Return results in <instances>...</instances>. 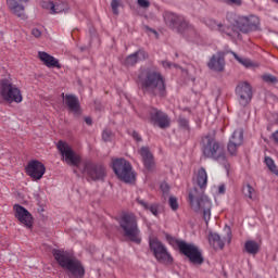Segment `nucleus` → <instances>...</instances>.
Returning <instances> with one entry per match:
<instances>
[{
  "instance_id": "f3484780",
  "label": "nucleus",
  "mask_w": 278,
  "mask_h": 278,
  "mask_svg": "<svg viewBox=\"0 0 278 278\" xmlns=\"http://www.w3.org/2000/svg\"><path fill=\"white\" fill-rule=\"evenodd\" d=\"M244 142V130L237 129L232 132L228 142V153L236 155L238 153V147H241Z\"/></svg>"
},
{
  "instance_id": "1a4fd4ad",
  "label": "nucleus",
  "mask_w": 278,
  "mask_h": 278,
  "mask_svg": "<svg viewBox=\"0 0 278 278\" xmlns=\"http://www.w3.org/2000/svg\"><path fill=\"white\" fill-rule=\"evenodd\" d=\"M149 247L157 262H161V264H173V256L168 253V249H166V245H164L160 239H150Z\"/></svg>"
},
{
  "instance_id": "4468645a",
  "label": "nucleus",
  "mask_w": 278,
  "mask_h": 278,
  "mask_svg": "<svg viewBox=\"0 0 278 278\" xmlns=\"http://www.w3.org/2000/svg\"><path fill=\"white\" fill-rule=\"evenodd\" d=\"M164 23L169 29H173V31H181L182 27H186V18L181 15H177L175 13L165 12L163 14Z\"/></svg>"
},
{
  "instance_id": "5701e85b",
  "label": "nucleus",
  "mask_w": 278,
  "mask_h": 278,
  "mask_svg": "<svg viewBox=\"0 0 278 278\" xmlns=\"http://www.w3.org/2000/svg\"><path fill=\"white\" fill-rule=\"evenodd\" d=\"M207 66L211 71L223 73V71H225V56L220 53L214 54L208 61Z\"/></svg>"
},
{
  "instance_id": "de8ad7c7",
  "label": "nucleus",
  "mask_w": 278,
  "mask_h": 278,
  "mask_svg": "<svg viewBox=\"0 0 278 278\" xmlns=\"http://www.w3.org/2000/svg\"><path fill=\"white\" fill-rule=\"evenodd\" d=\"M226 3H230L231 5H242V0H225Z\"/></svg>"
},
{
  "instance_id": "20e7f679",
  "label": "nucleus",
  "mask_w": 278,
  "mask_h": 278,
  "mask_svg": "<svg viewBox=\"0 0 278 278\" xmlns=\"http://www.w3.org/2000/svg\"><path fill=\"white\" fill-rule=\"evenodd\" d=\"M117 222L124 238H127L130 242H135V244H140L142 242L140 228L138 227V217L132 213H124Z\"/></svg>"
},
{
  "instance_id": "a18cd8bd",
  "label": "nucleus",
  "mask_w": 278,
  "mask_h": 278,
  "mask_svg": "<svg viewBox=\"0 0 278 278\" xmlns=\"http://www.w3.org/2000/svg\"><path fill=\"white\" fill-rule=\"evenodd\" d=\"M137 203L143 207V210H149V204L144 200L137 198Z\"/></svg>"
},
{
  "instance_id": "412c9836",
  "label": "nucleus",
  "mask_w": 278,
  "mask_h": 278,
  "mask_svg": "<svg viewBox=\"0 0 278 278\" xmlns=\"http://www.w3.org/2000/svg\"><path fill=\"white\" fill-rule=\"evenodd\" d=\"M143 60H149V53L144 51V49H139L132 54L126 56L125 66H136L138 62H142Z\"/></svg>"
},
{
  "instance_id": "7c9ffc66",
  "label": "nucleus",
  "mask_w": 278,
  "mask_h": 278,
  "mask_svg": "<svg viewBox=\"0 0 278 278\" xmlns=\"http://www.w3.org/2000/svg\"><path fill=\"white\" fill-rule=\"evenodd\" d=\"M242 192L244 197L248 199H251L252 201H255L256 194L255 189L251 185L243 186Z\"/></svg>"
},
{
  "instance_id": "ea45409f",
  "label": "nucleus",
  "mask_w": 278,
  "mask_h": 278,
  "mask_svg": "<svg viewBox=\"0 0 278 278\" xmlns=\"http://www.w3.org/2000/svg\"><path fill=\"white\" fill-rule=\"evenodd\" d=\"M164 68H179V65L170 63V61H163Z\"/></svg>"
},
{
  "instance_id": "4be33fe9",
  "label": "nucleus",
  "mask_w": 278,
  "mask_h": 278,
  "mask_svg": "<svg viewBox=\"0 0 278 278\" xmlns=\"http://www.w3.org/2000/svg\"><path fill=\"white\" fill-rule=\"evenodd\" d=\"M62 162L71 165V144L64 140H59L55 144Z\"/></svg>"
},
{
  "instance_id": "c03bdc74",
  "label": "nucleus",
  "mask_w": 278,
  "mask_h": 278,
  "mask_svg": "<svg viewBox=\"0 0 278 278\" xmlns=\"http://www.w3.org/2000/svg\"><path fill=\"white\" fill-rule=\"evenodd\" d=\"M167 240L169 244H177L178 249H179V242H186L184 240L175 239L173 237H167Z\"/></svg>"
},
{
  "instance_id": "473e14b6",
  "label": "nucleus",
  "mask_w": 278,
  "mask_h": 278,
  "mask_svg": "<svg viewBox=\"0 0 278 278\" xmlns=\"http://www.w3.org/2000/svg\"><path fill=\"white\" fill-rule=\"evenodd\" d=\"M265 164L267 166V168L274 173V175H278V168L277 165L275 164V161L273 159H270V156H266L265 157Z\"/></svg>"
},
{
  "instance_id": "6ab92c4d",
  "label": "nucleus",
  "mask_w": 278,
  "mask_h": 278,
  "mask_svg": "<svg viewBox=\"0 0 278 278\" xmlns=\"http://www.w3.org/2000/svg\"><path fill=\"white\" fill-rule=\"evenodd\" d=\"M138 153L142 157L144 168H147V170H155V159L149 147H141Z\"/></svg>"
},
{
  "instance_id": "9b49d317",
  "label": "nucleus",
  "mask_w": 278,
  "mask_h": 278,
  "mask_svg": "<svg viewBox=\"0 0 278 278\" xmlns=\"http://www.w3.org/2000/svg\"><path fill=\"white\" fill-rule=\"evenodd\" d=\"M148 114L152 125H157L161 129L170 127V118H168V114L164 113L162 110L150 106L148 109Z\"/></svg>"
},
{
  "instance_id": "5fc2aeb1",
  "label": "nucleus",
  "mask_w": 278,
  "mask_h": 278,
  "mask_svg": "<svg viewBox=\"0 0 278 278\" xmlns=\"http://www.w3.org/2000/svg\"><path fill=\"white\" fill-rule=\"evenodd\" d=\"M72 38L75 39V30L72 33Z\"/></svg>"
},
{
  "instance_id": "393cba45",
  "label": "nucleus",
  "mask_w": 278,
  "mask_h": 278,
  "mask_svg": "<svg viewBox=\"0 0 278 278\" xmlns=\"http://www.w3.org/2000/svg\"><path fill=\"white\" fill-rule=\"evenodd\" d=\"M179 34L191 42H197V40H199V31H197V28H194V26L188 24L187 21L186 26L180 28Z\"/></svg>"
},
{
  "instance_id": "a211bd4d",
  "label": "nucleus",
  "mask_w": 278,
  "mask_h": 278,
  "mask_svg": "<svg viewBox=\"0 0 278 278\" xmlns=\"http://www.w3.org/2000/svg\"><path fill=\"white\" fill-rule=\"evenodd\" d=\"M29 0H7V5L11 10L12 14L25 21L27 15L25 14V5L23 3H27Z\"/></svg>"
},
{
  "instance_id": "58836bf2",
  "label": "nucleus",
  "mask_w": 278,
  "mask_h": 278,
  "mask_svg": "<svg viewBox=\"0 0 278 278\" xmlns=\"http://www.w3.org/2000/svg\"><path fill=\"white\" fill-rule=\"evenodd\" d=\"M62 97L67 110H71V94L67 93L66 96H64V93H62Z\"/></svg>"
},
{
  "instance_id": "c756f323",
  "label": "nucleus",
  "mask_w": 278,
  "mask_h": 278,
  "mask_svg": "<svg viewBox=\"0 0 278 278\" xmlns=\"http://www.w3.org/2000/svg\"><path fill=\"white\" fill-rule=\"evenodd\" d=\"M222 34H226V36H229L230 38H240V30H238V27H235L233 25L230 26H224L219 30Z\"/></svg>"
},
{
  "instance_id": "f704fd0d",
  "label": "nucleus",
  "mask_w": 278,
  "mask_h": 278,
  "mask_svg": "<svg viewBox=\"0 0 278 278\" xmlns=\"http://www.w3.org/2000/svg\"><path fill=\"white\" fill-rule=\"evenodd\" d=\"M111 8H112L113 14L115 16H118V14H121V11H118V9L121 8V0H112Z\"/></svg>"
},
{
  "instance_id": "ddd939ff",
  "label": "nucleus",
  "mask_w": 278,
  "mask_h": 278,
  "mask_svg": "<svg viewBox=\"0 0 278 278\" xmlns=\"http://www.w3.org/2000/svg\"><path fill=\"white\" fill-rule=\"evenodd\" d=\"M236 94L238 97V101L242 108H247L248 104L251 103L253 99V88L249 83H241L236 88Z\"/></svg>"
},
{
  "instance_id": "6e6d98bb",
  "label": "nucleus",
  "mask_w": 278,
  "mask_h": 278,
  "mask_svg": "<svg viewBox=\"0 0 278 278\" xmlns=\"http://www.w3.org/2000/svg\"><path fill=\"white\" fill-rule=\"evenodd\" d=\"M84 49H86V48H84V47H83V48H80V51H84Z\"/></svg>"
},
{
  "instance_id": "e433bc0d",
  "label": "nucleus",
  "mask_w": 278,
  "mask_h": 278,
  "mask_svg": "<svg viewBox=\"0 0 278 278\" xmlns=\"http://www.w3.org/2000/svg\"><path fill=\"white\" fill-rule=\"evenodd\" d=\"M263 80L266 81V84H278L277 76H274L271 74H265L263 75Z\"/></svg>"
},
{
  "instance_id": "9d476101",
  "label": "nucleus",
  "mask_w": 278,
  "mask_h": 278,
  "mask_svg": "<svg viewBox=\"0 0 278 278\" xmlns=\"http://www.w3.org/2000/svg\"><path fill=\"white\" fill-rule=\"evenodd\" d=\"M178 244L180 253L188 257V260L192 264H203V255L201 254V251H199V248L197 245H194L193 243H186V241L179 242Z\"/></svg>"
},
{
  "instance_id": "bb28decb",
  "label": "nucleus",
  "mask_w": 278,
  "mask_h": 278,
  "mask_svg": "<svg viewBox=\"0 0 278 278\" xmlns=\"http://www.w3.org/2000/svg\"><path fill=\"white\" fill-rule=\"evenodd\" d=\"M208 242L215 250L225 249V242L220 239V235L216 232H210Z\"/></svg>"
},
{
  "instance_id": "49530a36",
  "label": "nucleus",
  "mask_w": 278,
  "mask_h": 278,
  "mask_svg": "<svg viewBox=\"0 0 278 278\" xmlns=\"http://www.w3.org/2000/svg\"><path fill=\"white\" fill-rule=\"evenodd\" d=\"M131 136H132L134 140H136L137 142H142V137H140V134H138V131L134 130L131 132Z\"/></svg>"
},
{
  "instance_id": "423d86ee",
  "label": "nucleus",
  "mask_w": 278,
  "mask_h": 278,
  "mask_svg": "<svg viewBox=\"0 0 278 278\" xmlns=\"http://www.w3.org/2000/svg\"><path fill=\"white\" fill-rule=\"evenodd\" d=\"M202 153L210 160L216 162H225L227 156L225 155V148L211 136H206L202 139Z\"/></svg>"
},
{
  "instance_id": "f8f14e48",
  "label": "nucleus",
  "mask_w": 278,
  "mask_h": 278,
  "mask_svg": "<svg viewBox=\"0 0 278 278\" xmlns=\"http://www.w3.org/2000/svg\"><path fill=\"white\" fill-rule=\"evenodd\" d=\"M26 175L30 177L34 181L40 180L41 177L45 176V173H47V167H45V164L38 160H31L26 165Z\"/></svg>"
},
{
  "instance_id": "c9c22d12",
  "label": "nucleus",
  "mask_w": 278,
  "mask_h": 278,
  "mask_svg": "<svg viewBox=\"0 0 278 278\" xmlns=\"http://www.w3.org/2000/svg\"><path fill=\"white\" fill-rule=\"evenodd\" d=\"M102 139L104 142H112L114 139V134L110 129H104L102 132Z\"/></svg>"
},
{
  "instance_id": "8fccbe9b",
  "label": "nucleus",
  "mask_w": 278,
  "mask_h": 278,
  "mask_svg": "<svg viewBox=\"0 0 278 278\" xmlns=\"http://www.w3.org/2000/svg\"><path fill=\"white\" fill-rule=\"evenodd\" d=\"M179 125H181V127H188V119H186V118H180V119H179Z\"/></svg>"
},
{
  "instance_id": "f03ea898",
  "label": "nucleus",
  "mask_w": 278,
  "mask_h": 278,
  "mask_svg": "<svg viewBox=\"0 0 278 278\" xmlns=\"http://www.w3.org/2000/svg\"><path fill=\"white\" fill-rule=\"evenodd\" d=\"M138 79L143 94L161 98L166 96V80L157 70L153 67L143 68L140 71Z\"/></svg>"
},
{
  "instance_id": "79ce46f5",
  "label": "nucleus",
  "mask_w": 278,
  "mask_h": 278,
  "mask_svg": "<svg viewBox=\"0 0 278 278\" xmlns=\"http://www.w3.org/2000/svg\"><path fill=\"white\" fill-rule=\"evenodd\" d=\"M31 36H34V38H40L42 36V30H40V28H33Z\"/></svg>"
},
{
  "instance_id": "0eeeda50",
  "label": "nucleus",
  "mask_w": 278,
  "mask_h": 278,
  "mask_svg": "<svg viewBox=\"0 0 278 278\" xmlns=\"http://www.w3.org/2000/svg\"><path fill=\"white\" fill-rule=\"evenodd\" d=\"M0 97L7 103H22L23 102V93L21 89L12 84L10 79H2L0 81Z\"/></svg>"
},
{
  "instance_id": "a878e982",
  "label": "nucleus",
  "mask_w": 278,
  "mask_h": 278,
  "mask_svg": "<svg viewBox=\"0 0 278 278\" xmlns=\"http://www.w3.org/2000/svg\"><path fill=\"white\" fill-rule=\"evenodd\" d=\"M71 275L75 278H84L86 275V269L81 262L74 256H71Z\"/></svg>"
},
{
  "instance_id": "a19ab883",
  "label": "nucleus",
  "mask_w": 278,
  "mask_h": 278,
  "mask_svg": "<svg viewBox=\"0 0 278 278\" xmlns=\"http://www.w3.org/2000/svg\"><path fill=\"white\" fill-rule=\"evenodd\" d=\"M147 210H149L153 216H157L159 214L157 204H151Z\"/></svg>"
},
{
  "instance_id": "6e6552de",
  "label": "nucleus",
  "mask_w": 278,
  "mask_h": 278,
  "mask_svg": "<svg viewBox=\"0 0 278 278\" xmlns=\"http://www.w3.org/2000/svg\"><path fill=\"white\" fill-rule=\"evenodd\" d=\"M113 170L121 181L125 184H131L136 180V175H134V167L125 159H115L113 160Z\"/></svg>"
},
{
  "instance_id": "dca6fc26",
  "label": "nucleus",
  "mask_w": 278,
  "mask_h": 278,
  "mask_svg": "<svg viewBox=\"0 0 278 278\" xmlns=\"http://www.w3.org/2000/svg\"><path fill=\"white\" fill-rule=\"evenodd\" d=\"M40 7L48 10L50 14H60L68 10V2L64 0L41 1Z\"/></svg>"
},
{
  "instance_id": "09e8293b",
  "label": "nucleus",
  "mask_w": 278,
  "mask_h": 278,
  "mask_svg": "<svg viewBox=\"0 0 278 278\" xmlns=\"http://www.w3.org/2000/svg\"><path fill=\"white\" fill-rule=\"evenodd\" d=\"M161 190H162V192H164L166 194V192H168V190H170V188L168 187V184L162 182Z\"/></svg>"
},
{
  "instance_id": "c85d7f7f",
  "label": "nucleus",
  "mask_w": 278,
  "mask_h": 278,
  "mask_svg": "<svg viewBox=\"0 0 278 278\" xmlns=\"http://www.w3.org/2000/svg\"><path fill=\"white\" fill-rule=\"evenodd\" d=\"M71 112L76 117L81 116L83 113L81 105L79 104V98L74 94L71 96Z\"/></svg>"
},
{
  "instance_id": "f257e3e1",
  "label": "nucleus",
  "mask_w": 278,
  "mask_h": 278,
  "mask_svg": "<svg viewBox=\"0 0 278 278\" xmlns=\"http://www.w3.org/2000/svg\"><path fill=\"white\" fill-rule=\"evenodd\" d=\"M195 184L199 188L193 187L189 191L190 205L195 214H203V218L208 225L212 218V201L205 195V188H207V172L201 167L198 170Z\"/></svg>"
},
{
  "instance_id": "3c124183",
  "label": "nucleus",
  "mask_w": 278,
  "mask_h": 278,
  "mask_svg": "<svg viewBox=\"0 0 278 278\" xmlns=\"http://www.w3.org/2000/svg\"><path fill=\"white\" fill-rule=\"evenodd\" d=\"M85 123H87L88 125H92V118L91 117H86Z\"/></svg>"
},
{
  "instance_id": "cd10ccee",
  "label": "nucleus",
  "mask_w": 278,
  "mask_h": 278,
  "mask_svg": "<svg viewBox=\"0 0 278 278\" xmlns=\"http://www.w3.org/2000/svg\"><path fill=\"white\" fill-rule=\"evenodd\" d=\"M244 249L249 255H257L260 253V243L255 240H248L244 243Z\"/></svg>"
},
{
  "instance_id": "39448f33",
  "label": "nucleus",
  "mask_w": 278,
  "mask_h": 278,
  "mask_svg": "<svg viewBox=\"0 0 278 278\" xmlns=\"http://www.w3.org/2000/svg\"><path fill=\"white\" fill-rule=\"evenodd\" d=\"M226 18L232 27H237L242 34H250V31H255L260 27V17L256 15L244 16L230 12L227 13Z\"/></svg>"
},
{
  "instance_id": "2f4dec72",
  "label": "nucleus",
  "mask_w": 278,
  "mask_h": 278,
  "mask_svg": "<svg viewBox=\"0 0 278 278\" xmlns=\"http://www.w3.org/2000/svg\"><path fill=\"white\" fill-rule=\"evenodd\" d=\"M231 55H233L235 60H237L239 64H242V66H245V68H251V66H253V62H251V60L241 58L236 52H231Z\"/></svg>"
},
{
  "instance_id": "72a5a7b5",
  "label": "nucleus",
  "mask_w": 278,
  "mask_h": 278,
  "mask_svg": "<svg viewBox=\"0 0 278 278\" xmlns=\"http://www.w3.org/2000/svg\"><path fill=\"white\" fill-rule=\"evenodd\" d=\"M205 24L207 27H210V29H213L214 31H220V29H223V24L217 23L214 20H206Z\"/></svg>"
},
{
  "instance_id": "2eb2a0df",
  "label": "nucleus",
  "mask_w": 278,
  "mask_h": 278,
  "mask_svg": "<svg viewBox=\"0 0 278 278\" xmlns=\"http://www.w3.org/2000/svg\"><path fill=\"white\" fill-rule=\"evenodd\" d=\"M13 212L15 214V218H17L24 227H27V229H31V227H34V216H31V213H29L27 208L20 204H15L13 206Z\"/></svg>"
},
{
  "instance_id": "4c0bfd02",
  "label": "nucleus",
  "mask_w": 278,
  "mask_h": 278,
  "mask_svg": "<svg viewBox=\"0 0 278 278\" xmlns=\"http://www.w3.org/2000/svg\"><path fill=\"white\" fill-rule=\"evenodd\" d=\"M168 203L174 212L179 210V203L177 202V198H175L173 195L169 197Z\"/></svg>"
},
{
  "instance_id": "13d9d810",
  "label": "nucleus",
  "mask_w": 278,
  "mask_h": 278,
  "mask_svg": "<svg viewBox=\"0 0 278 278\" xmlns=\"http://www.w3.org/2000/svg\"><path fill=\"white\" fill-rule=\"evenodd\" d=\"M153 31V34H157V31H155V30H152Z\"/></svg>"
},
{
  "instance_id": "b1692460",
  "label": "nucleus",
  "mask_w": 278,
  "mask_h": 278,
  "mask_svg": "<svg viewBox=\"0 0 278 278\" xmlns=\"http://www.w3.org/2000/svg\"><path fill=\"white\" fill-rule=\"evenodd\" d=\"M38 59L47 68H60V61L45 51L38 52Z\"/></svg>"
},
{
  "instance_id": "37998d69",
  "label": "nucleus",
  "mask_w": 278,
  "mask_h": 278,
  "mask_svg": "<svg viewBox=\"0 0 278 278\" xmlns=\"http://www.w3.org/2000/svg\"><path fill=\"white\" fill-rule=\"evenodd\" d=\"M137 3L139 8H149L151 5V2H149V0H137Z\"/></svg>"
},
{
  "instance_id": "864d4df0",
  "label": "nucleus",
  "mask_w": 278,
  "mask_h": 278,
  "mask_svg": "<svg viewBox=\"0 0 278 278\" xmlns=\"http://www.w3.org/2000/svg\"><path fill=\"white\" fill-rule=\"evenodd\" d=\"M218 190L220 194L225 193V186H219Z\"/></svg>"
},
{
  "instance_id": "aec40b11",
  "label": "nucleus",
  "mask_w": 278,
  "mask_h": 278,
  "mask_svg": "<svg viewBox=\"0 0 278 278\" xmlns=\"http://www.w3.org/2000/svg\"><path fill=\"white\" fill-rule=\"evenodd\" d=\"M52 255L58 264L64 269L71 271V254L62 250H53Z\"/></svg>"
},
{
  "instance_id": "4d7b16f0",
  "label": "nucleus",
  "mask_w": 278,
  "mask_h": 278,
  "mask_svg": "<svg viewBox=\"0 0 278 278\" xmlns=\"http://www.w3.org/2000/svg\"><path fill=\"white\" fill-rule=\"evenodd\" d=\"M273 1H275V3H278V0H273Z\"/></svg>"
},
{
  "instance_id": "603ef678",
  "label": "nucleus",
  "mask_w": 278,
  "mask_h": 278,
  "mask_svg": "<svg viewBox=\"0 0 278 278\" xmlns=\"http://www.w3.org/2000/svg\"><path fill=\"white\" fill-rule=\"evenodd\" d=\"M273 138L276 142H278V130L273 134Z\"/></svg>"
},
{
  "instance_id": "7ed1b4c3",
  "label": "nucleus",
  "mask_w": 278,
  "mask_h": 278,
  "mask_svg": "<svg viewBox=\"0 0 278 278\" xmlns=\"http://www.w3.org/2000/svg\"><path fill=\"white\" fill-rule=\"evenodd\" d=\"M71 165L75 167L73 170L77 174V170L83 175H87L88 179L92 181H103L105 179V167L103 165L94 164L92 161H87L81 164V156L75 151L71 150Z\"/></svg>"
}]
</instances>
